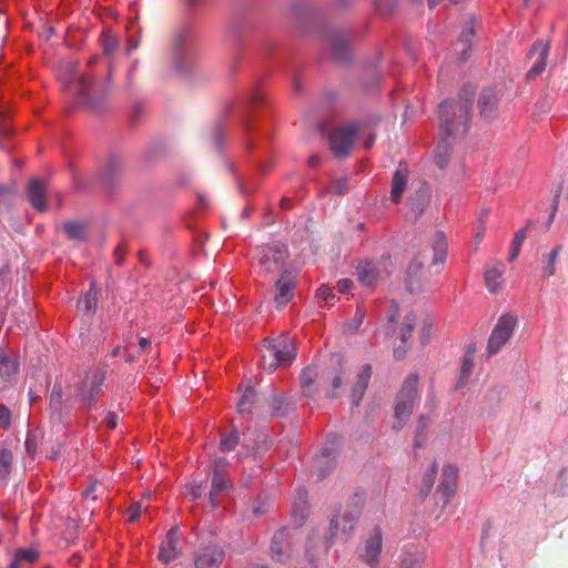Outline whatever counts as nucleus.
<instances>
[{"label":"nucleus","instance_id":"obj_1","mask_svg":"<svg viewBox=\"0 0 568 568\" xmlns=\"http://www.w3.org/2000/svg\"><path fill=\"white\" fill-rule=\"evenodd\" d=\"M473 88L464 90L456 100L444 101L439 109L440 135L455 139L464 135L471 119Z\"/></svg>","mask_w":568,"mask_h":568},{"label":"nucleus","instance_id":"obj_2","mask_svg":"<svg viewBox=\"0 0 568 568\" xmlns=\"http://www.w3.org/2000/svg\"><path fill=\"white\" fill-rule=\"evenodd\" d=\"M105 375L106 372L101 368L85 371L83 376H79L78 381L70 385L68 402L78 404L80 409H91L103 393Z\"/></svg>","mask_w":568,"mask_h":568},{"label":"nucleus","instance_id":"obj_3","mask_svg":"<svg viewBox=\"0 0 568 568\" xmlns=\"http://www.w3.org/2000/svg\"><path fill=\"white\" fill-rule=\"evenodd\" d=\"M364 504V494L355 493L345 508H338L333 513L329 520L328 535L326 536L328 546L334 542L339 532L345 539L352 536L362 515Z\"/></svg>","mask_w":568,"mask_h":568},{"label":"nucleus","instance_id":"obj_4","mask_svg":"<svg viewBox=\"0 0 568 568\" xmlns=\"http://www.w3.org/2000/svg\"><path fill=\"white\" fill-rule=\"evenodd\" d=\"M296 357V348L293 339L288 335H282L278 338H266L262 351V367L268 373H273L278 367L287 366Z\"/></svg>","mask_w":568,"mask_h":568},{"label":"nucleus","instance_id":"obj_5","mask_svg":"<svg viewBox=\"0 0 568 568\" xmlns=\"http://www.w3.org/2000/svg\"><path fill=\"white\" fill-rule=\"evenodd\" d=\"M288 258V250L286 245L273 243L261 245L255 248L253 260L260 267L262 273H273L283 268H288L286 261Z\"/></svg>","mask_w":568,"mask_h":568},{"label":"nucleus","instance_id":"obj_6","mask_svg":"<svg viewBox=\"0 0 568 568\" xmlns=\"http://www.w3.org/2000/svg\"><path fill=\"white\" fill-rule=\"evenodd\" d=\"M365 124L353 122L335 128L329 134L331 151L336 158H346L353 148L355 138L364 132Z\"/></svg>","mask_w":568,"mask_h":568},{"label":"nucleus","instance_id":"obj_7","mask_svg":"<svg viewBox=\"0 0 568 568\" xmlns=\"http://www.w3.org/2000/svg\"><path fill=\"white\" fill-rule=\"evenodd\" d=\"M518 324V317L511 313L503 314L488 338L486 351L489 356L498 354L513 337Z\"/></svg>","mask_w":568,"mask_h":568},{"label":"nucleus","instance_id":"obj_8","mask_svg":"<svg viewBox=\"0 0 568 568\" xmlns=\"http://www.w3.org/2000/svg\"><path fill=\"white\" fill-rule=\"evenodd\" d=\"M418 375L416 373L410 374L404 382L395 405V417L399 424H404L408 420L413 413L417 395H418Z\"/></svg>","mask_w":568,"mask_h":568},{"label":"nucleus","instance_id":"obj_9","mask_svg":"<svg viewBox=\"0 0 568 568\" xmlns=\"http://www.w3.org/2000/svg\"><path fill=\"white\" fill-rule=\"evenodd\" d=\"M168 60L173 70L180 74H185L193 69L194 57L186 48L185 32H179L173 37Z\"/></svg>","mask_w":568,"mask_h":568},{"label":"nucleus","instance_id":"obj_10","mask_svg":"<svg viewBox=\"0 0 568 568\" xmlns=\"http://www.w3.org/2000/svg\"><path fill=\"white\" fill-rule=\"evenodd\" d=\"M390 260L388 256H383L378 261L362 260L355 268L357 281L366 286H374L383 274H390Z\"/></svg>","mask_w":568,"mask_h":568},{"label":"nucleus","instance_id":"obj_11","mask_svg":"<svg viewBox=\"0 0 568 568\" xmlns=\"http://www.w3.org/2000/svg\"><path fill=\"white\" fill-rule=\"evenodd\" d=\"M427 260L426 252H419L408 264L406 272V288L413 293H420L430 288V277L424 271V263Z\"/></svg>","mask_w":568,"mask_h":568},{"label":"nucleus","instance_id":"obj_12","mask_svg":"<svg viewBox=\"0 0 568 568\" xmlns=\"http://www.w3.org/2000/svg\"><path fill=\"white\" fill-rule=\"evenodd\" d=\"M297 285V270L294 267L283 268L275 283L274 301L277 307H284L294 296Z\"/></svg>","mask_w":568,"mask_h":568},{"label":"nucleus","instance_id":"obj_13","mask_svg":"<svg viewBox=\"0 0 568 568\" xmlns=\"http://www.w3.org/2000/svg\"><path fill=\"white\" fill-rule=\"evenodd\" d=\"M293 555V530L288 528L278 529L271 541L272 559L281 564L290 561Z\"/></svg>","mask_w":568,"mask_h":568},{"label":"nucleus","instance_id":"obj_14","mask_svg":"<svg viewBox=\"0 0 568 568\" xmlns=\"http://www.w3.org/2000/svg\"><path fill=\"white\" fill-rule=\"evenodd\" d=\"M458 470L454 465H445L442 471L440 484L436 489L437 503H440L443 507H446L455 491L457 485Z\"/></svg>","mask_w":568,"mask_h":568},{"label":"nucleus","instance_id":"obj_15","mask_svg":"<svg viewBox=\"0 0 568 568\" xmlns=\"http://www.w3.org/2000/svg\"><path fill=\"white\" fill-rule=\"evenodd\" d=\"M225 557L224 549L215 544L201 547L194 555L195 568H220Z\"/></svg>","mask_w":568,"mask_h":568},{"label":"nucleus","instance_id":"obj_16","mask_svg":"<svg viewBox=\"0 0 568 568\" xmlns=\"http://www.w3.org/2000/svg\"><path fill=\"white\" fill-rule=\"evenodd\" d=\"M549 51H550L549 41L537 40L530 47L528 57L531 58L534 55H537V60L535 61V63L531 65V68L528 70V72L526 74V78L528 80L536 79L539 74H541L545 71Z\"/></svg>","mask_w":568,"mask_h":568},{"label":"nucleus","instance_id":"obj_17","mask_svg":"<svg viewBox=\"0 0 568 568\" xmlns=\"http://www.w3.org/2000/svg\"><path fill=\"white\" fill-rule=\"evenodd\" d=\"M69 93L73 94L80 103L97 106L95 95L92 89V82L89 78L80 75L70 82L67 87Z\"/></svg>","mask_w":568,"mask_h":568},{"label":"nucleus","instance_id":"obj_18","mask_svg":"<svg viewBox=\"0 0 568 568\" xmlns=\"http://www.w3.org/2000/svg\"><path fill=\"white\" fill-rule=\"evenodd\" d=\"M479 116L486 121L491 122L498 113V99L494 89L485 88L479 94L477 101Z\"/></svg>","mask_w":568,"mask_h":568},{"label":"nucleus","instance_id":"obj_19","mask_svg":"<svg viewBox=\"0 0 568 568\" xmlns=\"http://www.w3.org/2000/svg\"><path fill=\"white\" fill-rule=\"evenodd\" d=\"M219 467L220 460H214L211 489L209 493V501L211 504L212 509H215L219 506L220 496L226 493L230 488L229 481L225 479L224 475L221 474Z\"/></svg>","mask_w":568,"mask_h":568},{"label":"nucleus","instance_id":"obj_20","mask_svg":"<svg viewBox=\"0 0 568 568\" xmlns=\"http://www.w3.org/2000/svg\"><path fill=\"white\" fill-rule=\"evenodd\" d=\"M178 544V529L173 527L166 532L165 538L161 542L159 550L160 561L169 564L176 559L181 552Z\"/></svg>","mask_w":568,"mask_h":568},{"label":"nucleus","instance_id":"obj_21","mask_svg":"<svg viewBox=\"0 0 568 568\" xmlns=\"http://www.w3.org/2000/svg\"><path fill=\"white\" fill-rule=\"evenodd\" d=\"M372 376V366L364 364L356 374V379L352 386V403L354 406H359L361 400L366 392L369 379Z\"/></svg>","mask_w":568,"mask_h":568},{"label":"nucleus","instance_id":"obj_22","mask_svg":"<svg viewBox=\"0 0 568 568\" xmlns=\"http://www.w3.org/2000/svg\"><path fill=\"white\" fill-rule=\"evenodd\" d=\"M382 530L376 527L366 540L364 552L362 554V557L368 565L375 566L378 562V558L382 552Z\"/></svg>","mask_w":568,"mask_h":568},{"label":"nucleus","instance_id":"obj_23","mask_svg":"<svg viewBox=\"0 0 568 568\" xmlns=\"http://www.w3.org/2000/svg\"><path fill=\"white\" fill-rule=\"evenodd\" d=\"M327 43L331 48L333 58L341 62L345 63L349 59V51L347 40L344 34L337 31H333L327 37Z\"/></svg>","mask_w":568,"mask_h":568},{"label":"nucleus","instance_id":"obj_24","mask_svg":"<svg viewBox=\"0 0 568 568\" xmlns=\"http://www.w3.org/2000/svg\"><path fill=\"white\" fill-rule=\"evenodd\" d=\"M335 452L332 448H323L313 464V474L317 479H323L334 467Z\"/></svg>","mask_w":568,"mask_h":568},{"label":"nucleus","instance_id":"obj_25","mask_svg":"<svg viewBox=\"0 0 568 568\" xmlns=\"http://www.w3.org/2000/svg\"><path fill=\"white\" fill-rule=\"evenodd\" d=\"M403 558L398 568H422L425 560L423 550L416 544H407L402 549Z\"/></svg>","mask_w":568,"mask_h":568},{"label":"nucleus","instance_id":"obj_26","mask_svg":"<svg viewBox=\"0 0 568 568\" xmlns=\"http://www.w3.org/2000/svg\"><path fill=\"white\" fill-rule=\"evenodd\" d=\"M45 186L38 179H32L28 183V196L31 205L39 212H43L47 209V195Z\"/></svg>","mask_w":568,"mask_h":568},{"label":"nucleus","instance_id":"obj_27","mask_svg":"<svg viewBox=\"0 0 568 568\" xmlns=\"http://www.w3.org/2000/svg\"><path fill=\"white\" fill-rule=\"evenodd\" d=\"M346 376L347 369L341 364L338 367L334 368L332 372L327 374V395L331 398H337L342 395V386Z\"/></svg>","mask_w":568,"mask_h":568},{"label":"nucleus","instance_id":"obj_28","mask_svg":"<svg viewBox=\"0 0 568 568\" xmlns=\"http://www.w3.org/2000/svg\"><path fill=\"white\" fill-rule=\"evenodd\" d=\"M504 265L493 266L485 272V285L490 293H498L504 287Z\"/></svg>","mask_w":568,"mask_h":568},{"label":"nucleus","instance_id":"obj_29","mask_svg":"<svg viewBox=\"0 0 568 568\" xmlns=\"http://www.w3.org/2000/svg\"><path fill=\"white\" fill-rule=\"evenodd\" d=\"M316 377L317 369L313 365L306 366L301 373L302 390L308 397H313L318 390L316 387H314V382Z\"/></svg>","mask_w":568,"mask_h":568},{"label":"nucleus","instance_id":"obj_30","mask_svg":"<svg viewBox=\"0 0 568 568\" xmlns=\"http://www.w3.org/2000/svg\"><path fill=\"white\" fill-rule=\"evenodd\" d=\"M49 409L51 414L57 415L59 419L62 418L63 412L65 409V403L63 400V390L60 385L55 384L52 387L49 398Z\"/></svg>","mask_w":568,"mask_h":568},{"label":"nucleus","instance_id":"obj_31","mask_svg":"<svg viewBox=\"0 0 568 568\" xmlns=\"http://www.w3.org/2000/svg\"><path fill=\"white\" fill-rule=\"evenodd\" d=\"M98 305L97 292L93 288V283H91L90 288L81 296L78 302L79 311L83 312L85 315H92Z\"/></svg>","mask_w":568,"mask_h":568},{"label":"nucleus","instance_id":"obj_32","mask_svg":"<svg viewBox=\"0 0 568 568\" xmlns=\"http://www.w3.org/2000/svg\"><path fill=\"white\" fill-rule=\"evenodd\" d=\"M18 362L13 355L0 349V377L9 378L17 373Z\"/></svg>","mask_w":568,"mask_h":568},{"label":"nucleus","instance_id":"obj_33","mask_svg":"<svg viewBox=\"0 0 568 568\" xmlns=\"http://www.w3.org/2000/svg\"><path fill=\"white\" fill-rule=\"evenodd\" d=\"M39 554L31 548H20L17 550L14 559L8 568H22L24 564H33L38 560Z\"/></svg>","mask_w":568,"mask_h":568},{"label":"nucleus","instance_id":"obj_34","mask_svg":"<svg viewBox=\"0 0 568 568\" xmlns=\"http://www.w3.org/2000/svg\"><path fill=\"white\" fill-rule=\"evenodd\" d=\"M432 246L434 254L433 264L444 263L447 256V241L442 232L435 235Z\"/></svg>","mask_w":568,"mask_h":568},{"label":"nucleus","instance_id":"obj_35","mask_svg":"<svg viewBox=\"0 0 568 568\" xmlns=\"http://www.w3.org/2000/svg\"><path fill=\"white\" fill-rule=\"evenodd\" d=\"M407 184V174L403 170H397L392 180V191L390 196L394 202H399L403 192L406 189Z\"/></svg>","mask_w":568,"mask_h":568},{"label":"nucleus","instance_id":"obj_36","mask_svg":"<svg viewBox=\"0 0 568 568\" xmlns=\"http://www.w3.org/2000/svg\"><path fill=\"white\" fill-rule=\"evenodd\" d=\"M561 251V245H556L548 254L542 255L541 262L544 264L542 275L544 276H552L556 274V263L558 255Z\"/></svg>","mask_w":568,"mask_h":568},{"label":"nucleus","instance_id":"obj_37","mask_svg":"<svg viewBox=\"0 0 568 568\" xmlns=\"http://www.w3.org/2000/svg\"><path fill=\"white\" fill-rule=\"evenodd\" d=\"M449 139L450 138L440 135V142L437 145V153L435 155V160H436V164L440 169L446 168L448 160H449V154H450Z\"/></svg>","mask_w":568,"mask_h":568},{"label":"nucleus","instance_id":"obj_38","mask_svg":"<svg viewBox=\"0 0 568 568\" xmlns=\"http://www.w3.org/2000/svg\"><path fill=\"white\" fill-rule=\"evenodd\" d=\"M428 202V189L427 187H420L417 192L414 199H410L409 205L412 212L415 214V216L419 215L423 211L425 205Z\"/></svg>","mask_w":568,"mask_h":568},{"label":"nucleus","instance_id":"obj_39","mask_svg":"<svg viewBox=\"0 0 568 568\" xmlns=\"http://www.w3.org/2000/svg\"><path fill=\"white\" fill-rule=\"evenodd\" d=\"M63 230L69 240L84 241L87 237L85 227L78 222H67L63 224Z\"/></svg>","mask_w":568,"mask_h":568},{"label":"nucleus","instance_id":"obj_40","mask_svg":"<svg viewBox=\"0 0 568 568\" xmlns=\"http://www.w3.org/2000/svg\"><path fill=\"white\" fill-rule=\"evenodd\" d=\"M475 31L473 26H467L460 33L459 44L462 45V57L458 58L460 62H464L468 58V51L470 50L471 38Z\"/></svg>","mask_w":568,"mask_h":568},{"label":"nucleus","instance_id":"obj_41","mask_svg":"<svg viewBox=\"0 0 568 568\" xmlns=\"http://www.w3.org/2000/svg\"><path fill=\"white\" fill-rule=\"evenodd\" d=\"M437 476V465L433 463L428 469L426 470L422 481H420V494L427 496L435 483V478Z\"/></svg>","mask_w":568,"mask_h":568},{"label":"nucleus","instance_id":"obj_42","mask_svg":"<svg viewBox=\"0 0 568 568\" xmlns=\"http://www.w3.org/2000/svg\"><path fill=\"white\" fill-rule=\"evenodd\" d=\"M100 42L103 48V53L106 57H111L118 50V47H119L118 38L110 31H104L101 34Z\"/></svg>","mask_w":568,"mask_h":568},{"label":"nucleus","instance_id":"obj_43","mask_svg":"<svg viewBox=\"0 0 568 568\" xmlns=\"http://www.w3.org/2000/svg\"><path fill=\"white\" fill-rule=\"evenodd\" d=\"M255 392L253 388H246L237 403V410L241 414L250 413L254 404Z\"/></svg>","mask_w":568,"mask_h":568},{"label":"nucleus","instance_id":"obj_44","mask_svg":"<svg viewBox=\"0 0 568 568\" xmlns=\"http://www.w3.org/2000/svg\"><path fill=\"white\" fill-rule=\"evenodd\" d=\"M272 414L276 417L284 416L288 410V403L282 396L275 395L270 402Z\"/></svg>","mask_w":568,"mask_h":568},{"label":"nucleus","instance_id":"obj_45","mask_svg":"<svg viewBox=\"0 0 568 568\" xmlns=\"http://www.w3.org/2000/svg\"><path fill=\"white\" fill-rule=\"evenodd\" d=\"M12 459L13 456L9 449H2L0 452V478L4 479L10 474Z\"/></svg>","mask_w":568,"mask_h":568},{"label":"nucleus","instance_id":"obj_46","mask_svg":"<svg viewBox=\"0 0 568 568\" xmlns=\"http://www.w3.org/2000/svg\"><path fill=\"white\" fill-rule=\"evenodd\" d=\"M525 239H526V230L525 229L519 230L515 234L513 242H511L510 254H509L510 262L514 261L515 258H517V256L519 255L521 245H523V242L525 241Z\"/></svg>","mask_w":568,"mask_h":568},{"label":"nucleus","instance_id":"obj_47","mask_svg":"<svg viewBox=\"0 0 568 568\" xmlns=\"http://www.w3.org/2000/svg\"><path fill=\"white\" fill-rule=\"evenodd\" d=\"M362 123L365 124V129H364V132L358 133L357 136H363L364 138V142H363L364 148L368 150L375 143V138H376L375 124L371 125L367 122H362Z\"/></svg>","mask_w":568,"mask_h":568},{"label":"nucleus","instance_id":"obj_48","mask_svg":"<svg viewBox=\"0 0 568 568\" xmlns=\"http://www.w3.org/2000/svg\"><path fill=\"white\" fill-rule=\"evenodd\" d=\"M555 489L559 495L568 494V469L562 468L558 475L555 483Z\"/></svg>","mask_w":568,"mask_h":568},{"label":"nucleus","instance_id":"obj_49","mask_svg":"<svg viewBox=\"0 0 568 568\" xmlns=\"http://www.w3.org/2000/svg\"><path fill=\"white\" fill-rule=\"evenodd\" d=\"M239 443V435L236 432H232L227 435L222 436L221 438V450L223 452H230L235 448V446Z\"/></svg>","mask_w":568,"mask_h":568},{"label":"nucleus","instance_id":"obj_50","mask_svg":"<svg viewBox=\"0 0 568 568\" xmlns=\"http://www.w3.org/2000/svg\"><path fill=\"white\" fill-rule=\"evenodd\" d=\"M474 368V355L468 353L465 355L460 367V381L467 379Z\"/></svg>","mask_w":568,"mask_h":568},{"label":"nucleus","instance_id":"obj_51","mask_svg":"<svg viewBox=\"0 0 568 568\" xmlns=\"http://www.w3.org/2000/svg\"><path fill=\"white\" fill-rule=\"evenodd\" d=\"M347 187H348L347 179H341V180L334 181L329 185V192L334 195H342L347 190Z\"/></svg>","mask_w":568,"mask_h":568},{"label":"nucleus","instance_id":"obj_52","mask_svg":"<svg viewBox=\"0 0 568 568\" xmlns=\"http://www.w3.org/2000/svg\"><path fill=\"white\" fill-rule=\"evenodd\" d=\"M414 326H415L414 318L406 317V322L400 329V339L403 343H405L410 337Z\"/></svg>","mask_w":568,"mask_h":568},{"label":"nucleus","instance_id":"obj_53","mask_svg":"<svg viewBox=\"0 0 568 568\" xmlns=\"http://www.w3.org/2000/svg\"><path fill=\"white\" fill-rule=\"evenodd\" d=\"M11 424V412L4 406L0 405V426L2 428H8Z\"/></svg>","mask_w":568,"mask_h":568},{"label":"nucleus","instance_id":"obj_54","mask_svg":"<svg viewBox=\"0 0 568 568\" xmlns=\"http://www.w3.org/2000/svg\"><path fill=\"white\" fill-rule=\"evenodd\" d=\"M317 296L322 298L325 302H328L329 300L335 297L334 290L327 285H322L317 290Z\"/></svg>","mask_w":568,"mask_h":568},{"label":"nucleus","instance_id":"obj_55","mask_svg":"<svg viewBox=\"0 0 568 568\" xmlns=\"http://www.w3.org/2000/svg\"><path fill=\"white\" fill-rule=\"evenodd\" d=\"M141 513H142L141 503H139V501L133 503L129 507V521H135L140 517Z\"/></svg>","mask_w":568,"mask_h":568},{"label":"nucleus","instance_id":"obj_56","mask_svg":"<svg viewBox=\"0 0 568 568\" xmlns=\"http://www.w3.org/2000/svg\"><path fill=\"white\" fill-rule=\"evenodd\" d=\"M375 4L381 12L388 13L392 11L395 0H375Z\"/></svg>","mask_w":568,"mask_h":568},{"label":"nucleus","instance_id":"obj_57","mask_svg":"<svg viewBox=\"0 0 568 568\" xmlns=\"http://www.w3.org/2000/svg\"><path fill=\"white\" fill-rule=\"evenodd\" d=\"M223 134H224V129L222 125L219 124L213 129L212 140L216 148L222 146Z\"/></svg>","mask_w":568,"mask_h":568},{"label":"nucleus","instance_id":"obj_58","mask_svg":"<svg viewBox=\"0 0 568 568\" xmlns=\"http://www.w3.org/2000/svg\"><path fill=\"white\" fill-rule=\"evenodd\" d=\"M365 318V312L363 310H357L354 318L349 323V328L353 331L358 329Z\"/></svg>","mask_w":568,"mask_h":568},{"label":"nucleus","instance_id":"obj_59","mask_svg":"<svg viewBox=\"0 0 568 568\" xmlns=\"http://www.w3.org/2000/svg\"><path fill=\"white\" fill-rule=\"evenodd\" d=\"M203 490H204L203 481H200L199 484L197 483L192 484L190 487V495H191L192 499L193 500L199 499L203 495Z\"/></svg>","mask_w":568,"mask_h":568},{"label":"nucleus","instance_id":"obj_60","mask_svg":"<svg viewBox=\"0 0 568 568\" xmlns=\"http://www.w3.org/2000/svg\"><path fill=\"white\" fill-rule=\"evenodd\" d=\"M353 287V282L349 278L339 280L337 283V291L341 294L348 293Z\"/></svg>","mask_w":568,"mask_h":568},{"label":"nucleus","instance_id":"obj_61","mask_svg":"<svg viewBox=\"0 0 568 568\" xmlns=\"http://www.w3.org/2000/svg\"><path fill=\"white\" fill-rule=\"evenodd\" d=\"M26 449H27L28 454H30V455H33L37 450L36 438L30 433L28 434L27 439H26Z\"/></svg>","mask_w":568,"mask_h":568},{"label":"nucleus","instance_id":"obj_62","mask_svg":"<svg viewBox=\"0 0 568 568\" xmlns=\"http://www.w3.org/2000/svg\"><path fill=\"white\" fill-rule=\"evenodd\" d=\"M104 423L109 428L114 429L118 425V415L113 412H109L104 418Z\"/></svg>","mask_w":568,"mask_h":568},{"label":"nucleus","instance_id":"obj_63","mask_svg":"<svg viewBox=\"0 0 568 568\" xmlns=\"http://www.w3.org/2000/svg\"><path fill=\"white\" fill-rule=\"evenodd\" d=\"M392 308H393V312L388 316V321L390 322V326L387 328V334H393L395 332L394 323H395V317L398 314V306L396 304H393Z\"/></svg>","mask_w":568,"mask_h":568},{"label":"nucleus","instance_id":"obj_64","mask_svg":"<svg viewBox=\"0 0 568 568\" xmlns=\"http://www.w3.org/2000/svg\"><path fill=\"white\" fill-rule=\"evenodd\" d=\"M95 486L97 484L95 483H92L90 484V486L83 491V496L87 498V499H92V500H95L97 499V495L94 494L95 493Z\"/></svg>","mask_w":568,"mask_h":568}]
</instances>
